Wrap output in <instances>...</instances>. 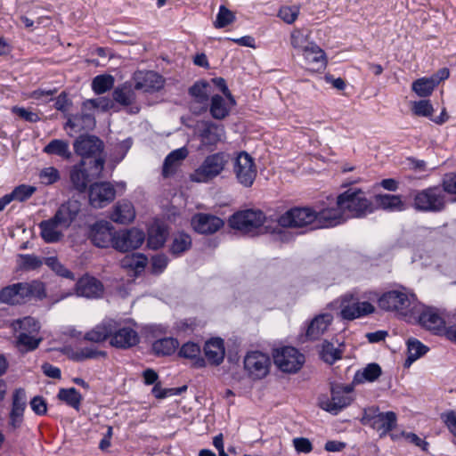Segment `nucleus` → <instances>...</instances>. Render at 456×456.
Wrapping results in <instances>:
<instances>
[{"label":"nucleus","instance_id":"nucleus-1","mask_svg":"<svg viewBox=\"0 0 456 456\" xmlns=\"http://www.w3.org/2000/svg\"><path fill=\"white\" fill-rule=\"evenodd\" d=\"M46 297L43 282H17L4 287L0 290V303L8 305H20L32 299H43Z\"/></svg>","mask_w":456,"mask_h":456},{"label":"nucleus","instance_id":"nucleus-2","mask_svg":"<svg viewBox=\"0 0 456 456\" xmlns=\"http://www.w3.org/2000/svg\"><path fill=\"white\" fill-rule=\"evenodd\" d=\"M419 301L414 294L406 290H390L384 293L378 300L379 306L388 312L411 322L418 311Z\"/></svg>","mask_w":456,"mask_h":456},{"label":"nucleus","instance_id":"nucleus-3","mask_svg":"<svg viewBox=\"0 0 456 456\" xmlns=\"http://www.w3.org/2000/svg\"><path fill=\"white\" fill-rule=\"evenodd\" d=\"M104 167V159L102 158H94V159H85L80 164L74 166L70 170V181L73 187L84 192L89 183L98 177Z\"/></svg>","mask_w":456,"mask_h":456},{"label":"nucleus","instance_id":"nucleus-4","mask_svg":"<svg viewBox=\"0 0 456 456\" xmlns=\"http://www.w3.org/2000/svg\"><path fill=\"white\" fill-rule=\"evenodd\" d=\"M374 210V204L363 191L355 188L344 191V219L362 218Z\"/></svg>","mask_w":456,"mask_h":456},{"label":"nucleus","instance_id":"nucleus-5","mask_svg":"<svg viewBox=\"0 0 456 456\" xmlns=\"http://www.w3.org/2000/svg\"><path fill=\"white\" fill-rule=\"evenodd\" d=\"M230 160V155L220 151L205 158L200 166L191 175V180L196 183H208L217 177Z\"/></svg>","mask_w":456,"mask_h":456},{"label":"nucleus","instance_id":"nucleus-6","mask_svg":"<svg viewBox=\"0 0 456 456\" xmlns=\"http://www.w3.org/2000/svg\"><path fill=\"white\" fill-rule=\"evenodd\" d=\"M445 195L440 187H429L416 191L413 194V206L423 212H439L445 207Z\"/></svg>","mask_w":456,"mask_h":456},{"label":"nucleus","instance_id":"nucleus-7","mask_svg":"<svg viewBox=\"0 0 456 456\" xmlns=\"http://www.w3.org/2000/svg\"><path fill=\"white\" fill-rule=\"evenodd\" d=\"M397 417L394 411L380 412L377 407H369L364 410L362 422L371 427L380 433V436H386L393 430L396 425Z\"/></svg>","mask_w":456,"mask_h":456},{"label":"nucleus","instance_id":"nucleus-8","mask_svg":"<svg viewBox=\"0 0 456 456\" xmlns=\"http://www.w3.org/2000/svg\"><path fill=\"white\" fill-rule=\"evenodd\" d=\"M265 216L261 210L246 209L234 213L229 218V225L244 233L254 232L261 228Z\"/></svg>","mask_w":456,"mask_h":456},{"label":"nucleus","instance_id":"nucleus-9","mask_svg":"<svg viewBox=\"0 0 456 456\" xmlns=\"http://www.w3.org/2000/svg\"><path fill=\"white\" fill-rule=\"evenodd\" d=\"M316 211L310 208H293L279 216L278 224L281 228L287 227H306L311 225V229H315Z\"/></svg>","mask_w":456,"mask_h":456},{"label":"nucleus","instance_id":"nucleus-10","mask_svg":"<svg viewBox=\"0 0 456 456\" xmlns=\"http://www.w3.org/2000/svg\"><path fill=\"white\" fill-rule=\"evenodd\" d=\"M273 361L283 372L295 373L305 362V356L296 347L283 346L273 352Z\"/></svg>","mask_w":456,"mask_h":456},{"label":"nucleus","instance_id":"nucleus-11","mask_svg":"<svg viewBox=\"0 0 456 456\" xmlns=\"http://www.w3.org/2000/svg\"><path fill=\"white\" fill-rule=\"evenodd\" d=\"M197 133L200 146L208 151H213L225 136L224 126L211 120L200 122Z\"/></svg>","mask_w":456,"mask_h":456},{"label":"nucleus","instance_id":"nucleus-12","mask_svg":"<svg viewBox=\"0 0 456 456\" xmlns=\"http://www.w3.org/2000/svg\"><path fill=\"white\" fill-rule=\"evenodd\" d=\"M411 321H417L423 328L434 332L442 334L444 330L445 321L436 308L426 306L419 303L417 313Z\"/></svg>","mask_w":456,"mask_h":456},{"label":"nucleus","instance_id":"nucleus-13","mask_svg":"<svg viewBox=\"0 0 456 456\" xmlns=\"http://www.w3.org/2000/svg\"><path fill=\"white\" fill-rule=\"evenodd\" d=\"M271 359L260 351H252L244 358V368L248 376L254 379H264L270 370Z\"/></svg>","mask_w":456,"mask_h":456},{"label":"nucleus","instance_id":"nucleus-14","mask_svg":"<svg viewBox=\"0 0 456 456\" xmlns=\"http://www.w3.org/2000/svg\"><path fill=\"white\" fill-rule=\"evenodd\" d=\"M233 171L238 182L245 187H250L256 176L254 159L246 151L238 154L234 161Z\"/></svg>","mask_w":456,"mask_h":456},{"label":"nucleus","instance_id":"nucleus-15","mask_svg":"<svg viewBox=\"0 0 456 456\" xmlns=\"http://www.w3.org/2000/svg\"><path fill=\"white\" fill-rule=\"evenodd\" d=\"M115 229L107 221H98L89 226L87 237L92 244L100 248L112 247Z\"/></svg>","mask_w":456,"mask_h":456},{"label":"nucleus","instance_id":"nucleus-16","mask_svg":"<svg viewBox=\"0 0 456 456\" xmlns=\"http://www.w3.org/2000/svg\"><path fill=\"white\" fill-rule=\"evenodd\" d=\"M114 330L111 332L110 344L111 346L119 349H128L136 346L140 338L138 332L129 326H122L121 323L114 321Z\"/></svg>","mask_w":456,"mask_h":456},{"label":"nucleus","instance_id":"nucleus-17","mask_svg":"<svg viewBox=\"0 0 456 456\" xmlns=\"http://www.w3.org/2000/svg\"><path fill=\"white\" fill-rule=\"evenodd\" d=\"M116 196V191L110 182H100L91 184L89 202L94 208H102L110 204Z\"/></svg>","mask_w":456,"mask_h":456},{"label":"nucleus","instance_id":"nucleus-18","mask_svg":"<svg viewBox=\"0 0 456 456\" xmlns=\"http://www.w3.org/2000/svg\"><path fill=\"white\" fill-rule=\"evenodd\" d=\"M134 88L145 93H152L163 87L164 80L160 75L152 70H139L134 74Z\"/></svg>","mask_w":456,"mask_h":456},{"label":"nucleus","instance_id":"nucleus-19","mask_svg":"<svg viewBox=\"0 0 456 456\" xmlns=\"http://www.w3.org/2000/svg\"><path fill=\"white\" fill-rule=\"evenodd\" d=\"M224 223L214 215L206 213L195 214L191 218V225L195 232L200 234H213L219 231Z\"/></svg>","mask_w":456,"mask_h":456},{"label":"nucleus","instance_id":"nucleus-20","mask_svg":"<svg viewBox=\"0 0 456 456\" xmlns=\"http://www.w3.org/2000/svg\"><path fill=\"white\" fill-rule=\"evenodd\" d=\"M338 208H328L316 212L314 228H328L340 224L342 218V193L337 196Z\"/></svg>","mask_w":456,"mask_h":456},{"label":"nucleus","instance_id":"nucleus-21","mask_svg":"<svg viewBox=\"0 0 456 456\" xmlns=\"http://www.w3.org/2000/svg\"><path fill=\"white\" fill-rule=\"evenodd\" d=\"M319 406L333 415H338L342 410V386L330 382V397L320 396Z\"/></svg>","mask_w":456,"mask_h":456},{"label":"nucleus","instance_id":"nucleus-22","mask_svg":"<svg viewBox=\"0 0 456 456\" xmlns=\"http://www.w3.org/2000/svg\"><path fill=\"white\" fill-rule=\"evenodd\" d=\"M76 154L92 159L91 157L102 151V142L96 136H79L74 142Z\"/></svg>","mask_w":456,"mask_h":456},{"label":"nucleus","instance_id":"nucleus-23","mask_svg":"<svg viewBox=\"0 0 456 456\" xmlns=\"http://www.w3.org/2000/svg\"><path fill=\"white\" fill-rule=\"evenodd\" d=\"M134 86L131 84L125 83L116 87L112 92L113 100L122 106H131L129 113L136 114L140 109L137 106H133L136 101V94Z\"/></svg>","mask_w":456,"mask_h":456},{"label":"nucleus","instance_id":"nucleus-24","mask_svg":"<svg viewBox=\"0 0 456 456\" xmlns=\"http://www.w3.org/2000/svg\"><path fill=\"white\" fill-rule=\"evenodd\" d=\"M40 236L46 243H56L63 237L62 225L54 216L39 223Z\"/></svg>","mask_w":456,"mask_h":456},{"label":"nucleus","instance_id":"nucleus-25","mask_svg":"<svg viewBox=\"0 0 456 456\" xmlns=\"http://www.w3.org/2000/svg\"><path fill=\"white\" fill-rule=\"evenodd\" d=\"M305 67L311 71H320L326 67L327 58L324 51L315 43L303 53Z\"/></svg>","mask_w":456,"mask_h":456},{"label":"nucleus","instance_id":"nucleus-26","mask_svg":"<svg viewBox=\"0 0 456 456\" xmlns=\"http://www.w3.org/2000/svg\"><path fill=\"white\" fill-rule=\"evenodd\" d=\"M76 292L78 296L88 298L98 297L103 292V285L96 278L85 275L77 281Z\"/></svg>","mask_w":456,"mask_h":456},{"label":"nucleus","instance_id":"nucleus-27","mask_svg":"<svg viewBox=\"0 0 456 456\" xmlns=\"http://www.w3.org/2000/svg\"><path fill=\"white\" fill-rule=\"evenodd\" d=\"M187 156L188 150L185 147L172 151L165 158L162 167V175L165 178H168L175 175Z\"/></svg>","mask_w":456,"mask_h":456},{"label":"nucleus","instance_id":"nucleus-28","mask_svg":"<svg viewBox=\"0 0 456 456\" xmlns=\"http://www.w3.org/2000/svg\"><path fill=\"white\" fill-rule=\"evenodd\" d=\"M80 212V203L77 200H68L61 204L54 214L55 219L65 229L69 228Z\"/></svg>","mask_w":456,"mask_h":456},{"label":"nucleus","instance_id":"nucleus-29","mask_svg":"<svg viewBox=\"0 0 456 456\" xmlns=\"http://www.w3.org/2000/svg\"><path fill=\"white\" fill-rule=\"evenodd\" d=\"M234 105L224 96L213 94L208 102V110L214 119L223 120L229 116Z\"/></svg>","mask_w":456,"mask_h":456},{"label":"nucleus","instance_id":"nucleus-30","mask_svg":"<svg viewBox=\"0 0 456 456\" xmlns=\"http://www.w3.org/2000/svg\"><path fill=\"white\" fill-rule=\"evenodd\" d=\"M333 317L330 314H322L315 316L308 324L306 337L310 340H316L327 330L331 324Z\"/></svg>","mask_w":456,"mask_h":456},{"label":"nucleus","instance_id":"nucleus-31","mask_svg":"<svg viewBox=\"0 0 456 456\" xmlns=\"http://www.w3.org/2000/svg\"><path fill=\"white\" fill-rule=\"evenodd\" d=\"M189 94L193 98L195 102L201 105L200 110L206 111L208 110L211 86L207 81L200 80L195 82L189 88Z\"/></svg>","mask_w":456,"mask_h":456},{"label":"nucleus","instance_id":"nucleus-32","mask_svg":"<svg viewBox=\"0 0 456 456\" xmlns=\"http://www.w3.org/2000/svg\"><path fill=\"white\" fill-rule=\"evenodd\" d=\"M204 353L207 360L213 365H219L224 358V346L222 338H212L206 342Z\"/></svg>","mask_w":456,"mask_h":456},{"label":"nucleus","instance_id":"nucleus-33","mask_svg":"<svg viewBox=\"0 0 456 456\" xmlns=\"http://www.w3.org/2000/svg\"><path fill=\"white\" fill-rule=\"evenodd\" d=\"M114 320L103 321L99 325H96L94 329L87 331L84 338L85 340L101 343L105 341L107 338H111V332L114 330Z\"/></svg>","mask_w":456,"mask_h":456},{"label":"nucleus","instance_id":"nucleus-34","mask_svg":"<svg viewBox=\"0 0 456 456\" xmlns=\"http://www.w3.org/2000/svg\"><path fill=\"white\" fill-rule=\"evenodd\" d=\"M375 203L379 208L389 212H399L406 208L399 195L378 194L375 196Z\"/></svg>","mask_w":456,"mask_h":456},{"label":"nucleus","instance_id":"nucleus-35","mask_svg":"<svg viewBox=\"0 0 456 456\" xmlns=\"http://www.w3.org/2000/svg\"><path fill=\"white\" fill-rule=\"evenodd\" d=\"M134 206L128 200L118 201L111 214V219L119 224H128L134 220Z\"/></svg>","mask_w":456,"mask_h":456},{"label":"nucleus","instance_id":"nucleus-36","mask_svg":"<svg viewBox=\"0 0 456 456\" xmlns=\"http://www.w3.org/2000/svg\"><path fill=\"white\" fill-rule=\"evenodd\" d=\"M95 126V119L93 115L89 113H80L71 115L65 125V127H69L75 133L83 130H90Z\"/></svg>","mask_w":456,"mask_h":456},{"label":"nucleus","instance_id":"nucleus-37","mask_svg":"<svg viewBox=\"0 0 456 456\" xmlns=\"http://www.w3.org/2000/svg\"><path fill=\"white\" fill-rule=\"evenodd\" d=\"M374 306L367 302H355L352 305H344V319L354 320L373 313Z\"/></svg>","mask_w":456,"mask_h":456},{"label":"nucleus","instance_id":"nucleus-38","mask_svg":"<svg viewBox=\"0 0 456 456\" xmlns=\"http://www.w3.org/2000/svg\"><path fill=\"white\" fill-rule=\"evenodd\" d=\"M192 244L191 236L183 232L174 234L169 247V252L175 257L180 256L188 251Z\"/></svg>","mask_w":456,"mask_h":456},{"label":"nucleus","instance_id":"nucleus-39","mask_svg":"<svg viewBox=\"0 0 456 456\" xmlns=\"http://www.w3.org/2000/svg\"><path fill=\"white\" fill-rule=\"evenodd\" d=\"M11 326L16 334L37 335L40 330L39 322L30 316L14 320Z\"/></svg>","mask_w":456,"mask_h":456},{"label":"nucleus","instance_id":"nucleus-40","mask_svg":"<svg viewBox=\"0 0 456 456\" xmlns=\"http://www.w3.org/2000/svg\"><path fill=\"white\" fill-rule=\"evenodd\" d=\"M178 346L179 342L176 338H164L152 344V351L157 356H167L173 354Z\"/></svg>","mask_w":456,"mask_h":456},{"label":"nucleus","instance_id":"nucleus-41","mask_svg":"<svg viewBox=\"0 0 456 456\" xmlns=\"http://www.w3.org/2000/svg\"><path fill=\"white\" fill-rule=\"evenodd\" d=\"M167 229L159 224L152 225L148 230L147 245L152 249H158L161 248L167 240Z\"/></svg>","mask_w":456,"mask_h":456},{"label":"nucleus","instance_id":"nucleus-42","mask_svg":"<svg viewBox=\"0 0 456 456\" xmlns=\"http://www.w3.org/2000/svg\"><path fill=\"white\" fill-rule=\"evenodd\" d=\"M43 152L48 155H55L66 159H69L71 156L69 142L61 139H53L50 141L49 143L44 147Z\"/></svg>","mask_w":456,"mask_h":456},{"label":"nucleus","instance_id":"nucleus-43","mask_svg":"<svg viewBox=\"0 0 456 456\" xmlns=\"http://www.w3.org/2000/svg\"><path fill=\"white\" fill-rule=\"evenodd\" d=\"M42 341L41 338L37 335H25V333H19L16 335L15 346L21 354L36 350Z\"/></svg>","mask_w":456,"mask_h":456},{"label":"nucleus","instance_id":"nucleus-44","mask_svg":"<svg viewBox=\"0 0 456 456\" xmlns=\"http://www.w3.org/2000/svg\"><path fill=\"white\" fill-rule=\"evenodd\" d=\"M428 352V347L420 341L415 338L409 339L407 342V358L404 366L410 367L417 359Z\"/></svg>","mask_w":456,"mask_h":456},{"label":"nucleus","instance_id":"nucleus-45","mask_svg":"<svg viewBox=\"0 0 456 456\" xmlns=\"http://www.w3.org/2000/svg\"><path fill=\"white\" fill-rule=\"evenodd\" d=\"M437 86L431 77H423L416 79L411 84V90L419 97H428Z\"/></svg>","mask_w":456,"mask_h":456},{"label":"nucleus","instance_id":"nucleus-46","mask_svg":"<svg viewBox=\"0 0 456 456\" xmlns=\"http://www.w3.org/2000/svg\"><path fill=\"white\" fill-rule=\"evenodd\" d=\"M147 262L148 259L144 255L137 253L126 256L122 259L121 265L124 268L130 269L139 274L144 270Z\"/></svg>","mask_w":456,"mask_h":456},{"label":"nucleus","instance_id":"nucleus-47","mask_svg":"<svg viewBox=\"0 0 456 456\" xmlns=\"http://www.w3.org/2000/svg\"><path fill=\"white\" fill-rule=\"evenodd\" d=\"M290 44L296 50L302 53L308 49L314 42H309V32L307 29L296 28L290 34Z\"/></svg>","mask_w":456,"mask_h":456},{"label":"nucleus","instance_id":"nucleus-48","mask_svg":"<svg viewBox=\"0 0 456 456\" xmlns=\"http://www.w3.org/2000/svg\"><path fill=\"white\" fill-rule=\"evenodd\" d=\"M104 351L98 350L95 346H86L73 350L69 355L70 359L75 362H84L89 359H96L98 357H105Z\"/></svg>","mask_w":456,"mask_h":456},{"label":"nucleus","instance_id":"nucleus-49","mask_svg":"<svg viewBox=\"0 0 456 456\" xmlns=\"http://www.w3.org/2000/svg\"><path fill=\"white\" fill-rule=\"evenodd\" d=\"M58 398L61 401L65 402L69 406L76 410H79L82 395L76 388L70 387L60 389Z\"/></svg>","mask_w":456,"mask_h":456},{"label":"nucleus","instance_id":"nucleus-50","mask_svg":"<svg viewBox=\"0 0 456 456\" xmlns=\"http://www.w3.org/2000/svg\"><path fill=\"white\" fill-rule=\"evenodd\" d=\"M114 86V77L111 75L103 74L94 77L92 89L96 94H102L109 91Z\"/></svg>","mask_w":456,"mask_h":456},{"label":"nucleus","instance_id":"nucleus-51","mask_svg":"<svg viewBox=\"0 0 456 456\" xmlns=\"http://www.w3.org/2000/svg\"><path fill=\"white\" fill-rule=\"evenodd\" d=\"M45 265L51 268L57 275L69 279L71 281L75 280L74 273L66 268L55 256H49L45 259Z\"/></svg>","mask_w":456,"mask_h":456},{"label":"nucleus","instance_id":"nucleus-52","mask_svg":"<svg viewBox=\"0 0 456 456\" xmlns=\"http://www.w3.org/2000/svg\"><path fill=\"white\" fill-rule=\"evenodd\" d=\"M320 355L325 362L333 364L337 360L341 358V350L335 347L332 343L324 341Z\"/></svg>","mask_w":456,"mask_h":456},{"label":"nucleus","instance_id":"nucleus-53","mask_svg":"<svg viewBox=\"0 0 456 456\" xmlns=\"http://www.w3.org/2000/svg\"><path fill=\"white\" fill-rule=\"evenodd\" d=\"M411 111L415 116L428 118L431 120L434 108L429 100H419L411 103Z\"/></svg>","mask_w":456,"mask_h":456},{"label":"nucleus","instance_id":"nucleus-54","mask_svg":"<svg viewBox=\"0 0 456 456\" xmlns=\"http://www.w3.org/2000/svg\"><path fill=\"white\" fill-rule=\"evenodd\" d=\"M235 20L234 13L224 5L219 7L214 26L216 28H223Z\"/></svg>","mask_w":456,"mask_h":456},{"label":"nucleus","instance_id":"nucleus-55","mask_svg":"<svg viewBox=\"0 0 456 456\" xmlns=\"http://www.w3.org/2000/svg\"><path fill=\"white\" fill-rule=\"evenodd\" d=\"M60 178L59 170L53 167H45L39 173V179L45 185H52L57 183Z\"/></svg>","mask_w":456,"mask_h":456},{"label":"nucleus","instance_id":"nucleus-56","mask_svg":"<svg viewBox=\"0 0 456 456\" xmlns=\"http://www.w3.org/2000/svg\"><path fill=\"white\" fill-rule=\"evenodd\" d=\"M36 191L37 188L35 186L20 184L15 187L11 193L14 200L23 202L29 199L35 193Z\"/></svg>","mask_w":456,"mask_h":456},{"label":"nucleus","instance_id":"nucleus-57","mask_svg":"<svg viewBox=\"0 0 456 456\" xmlns=\"http://www.w3.org/2000/svg\"><path fill=\"white\" fill-rule=\"evenodd\" d=\"M132 250L140 248L145 240L144 232L137 228L125 230Z\"/></svg>","mask_w":456,"mask_h":456},{"label":"nucleus","instance_id":"nucleus-58","mask_svg":"<svg viewBox=\"0 0 456 456\" xmlns=\"http://www.w3.org/2000/svg\"><path fill=\"white\" fill-rule=\"evenodd\" d=\"M298 14L299 8L296 5L282 6L278 12V16L288 24H292L297 19Z\"/></svg>","mask_w":456,"mask_h":456},{"label":"nucleus","instance_id":"nucleus-59","mask_svg":"<svg viewBox=\"0 0 456 456\" xmlns=\"http://www.w3.org/2000/svg\"><path fill=\"white\" fill-rule=\"evenodd\" d=\"M21 259L20 266L26 271L36 270L43 265L40 257L30 254L20 255Z\"/></svg>","mask_w":456,"mask_h":456},{"label":"nucleus","instance_id":"nucleus-60","mask_svg":"<svg viewBox=\"0 0 456 456\" xmlns=\"http://www.w3.org/2000/svg\"><path fill=\"white\" fill-rule=\"evenodd\" d=\"M112 248L120 252L132 250L125 230L120 232L115 231Z\"/></svg>","mask_w":456,"mask_h":456},{"label":"nucleus","instance_id":"nucleus-61","mask_svg":"<svg viewBox=\"0 0 456 456\" xmlns=\"http://www.w3.org/2000/svg\"><path fill=\"white\" fill-rule=\"evenodd\" d=\"M11 110L12 114L27 122L37 123L40 120L38 113L28 110L24 107L13 106Z\"/></svg>","mask_w":456,"mask_h":456},{"label":"nucleus","instance_id":"nucleus-62","mask_svg":"<svg viewBox=\"0 0 456 456\" xmlns=\"http://www.w3.org/2000/svg\"><path fill=\"white\" fill-rule=\"evenodd\" d=\"M178 354L181 357L194 359L199 357L200 354V347L196 343L187 342L182 346Z\"/></svg>","mask_w":456,"mask_h":456},{"label":"nucleus","instance_id":"nucleus-63","mask_svg":"<svg viewBox=\"0 0 456 456\" xmlns=\"http://www.w3.org/2000/svg\"><path fill=\"white\" fill-rule=\"evenodd\" d=\"M168 257L164 254H158L151 257V268L154 273H161L168 265Z\"/></svg>","mask_w":456,"mask_h":456},{"label":"nucleus","instance_id":"nucleus-64","mask_svg":"<svg viewBox=\"0 0 456 456\" xmlns=\"http://www.w3.org/2000/svg\"><path fill=\"white\" fill-rule=\"evenodd\" d=\"M441 419L450 433L456 439V411H449L443 413Z\"/></svg>","mask_w":456,"mask_h":456}]
</instances>
